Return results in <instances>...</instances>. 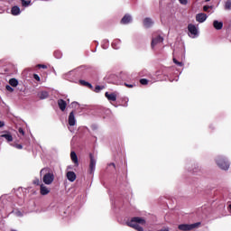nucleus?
I'll return each instance as SVG.
<instances>
[{
	"label": "nucleus",
	"instance_id": "obj_1",
	"mask_svg": "<svg viewBox=\"0 0 231 231\" xmlns=\"http://www.w3.org/2000/svg\"><path fill=\"white\" fill-rule=\"evenodd\" d=\"M126 225L131 228H134V230L143 231V227L140 225H145V219L140 217H134L130 221L126 222Z\"/></svg>",
	"mask_w": 231,
	"mask_h": 231
},
{
	"label": "nucleus",
	"instance_id": "obj_2",
	"mask_svg": "<svg viewBox=\"0 0 231 231\" xmlns=\"http://www.w3.org/2000/svg\"><path fill=\"white\" fill-rule=\"evenodd\" d=\"M41 176L43 175L42 180L45 185H51L53 183V180H55V175H53V172H50V170L48 168H43L40 171Z\"/></svg>",
	"mask_w": 231,
	"mask_h": 231
},
{
	"label": "nucleus",
	"instance_id": "obj_3",
	"mask_svg": "<svg viewBox=\"0 0 231 231\" xmlns=\"http://www.w3.org/2000/svg\"><path fill=\"white\" fill-rule=\"evenodd\" d=\"M216 163L222 171H228V169H230V162L223 156L217 157Z\"/></svg>",
	"mask_w": 231,
	"mask_h": 231
},
{
	"label": "nucleus",
	"instance_id": "obj_4",
	"mask_svg": "<svg viewBox=\"0 0 231 231\" xmlns=\"http://www.w3.org/2000/svg\"><path fill=\"white\" fill-rule=\"evenodd\" d=\"M201 225V222H197L194 224H180L179 225L178 228L181 231H189L194 230V228H199V226Z\"/></svg>",
	"mask_w": 231,
	"mask_h": 231
},
{
	"label": "nucleus",
	"instance_id": "obj_5",
	"mask_svg": "<svg viewBox=\"0 0 231 231\" xmlns=\"http://www.w3.org/2000/svg\"><path fill=\"white\" fill-rule=\"evenodd\" d=\"M163 42V36L162 34L153 33L152 38V48L153 49L154 46H157V44H162Z\"/></svg>",
	"mask_w": 231,
	"mask_h": 231
},
{
	"label": "nucleus",
	"instance_id": "obj_6",
	"mask_svg": "<svg viewBox=\"0 0 231 231\" xmlns=\"http://www.w3.org/2000/svg\"><path fill=\"white\" fill-rule=\"evenodd\" d=\"M90 162H89V174H95V169H97V158L93 155V153L89 154Z\"/></svg>",
	"mask_w": 231,
	"mask_h": 231
},
{
	"label": "nucleus",
	"instance_id": "obj_7",
	"mask_svg": "<svg viewBox=\"0 0 231 231\" xmlns=\"http://www.w3.org/2000/svg\"><path fill=\"white\" fill-rule=\"evenodd\" d=\"M188 32H189V36L191 37V39H196L198 36V27L192 23L188 25Z\"/></svg>",
	"mask_w": 231,
	"mask_h": 231
},
{
	"label": "nucleus",
	"instance_id": "obj_8",
	"mask_svg": "<svg viewBox=\"0 0 231 231\" xmlns=\"http://www.w3.org/2000/svg\"><path fill=\"white\" fill-rule=\"evenodd\" d=\"M208 18V15H207V14L205 13H199L196 14V21L197 23H205V21H207V19Z\"/></svg>",
	"mask_w": 231,
	"mask_h": 231
},
{
	"label": "nucleus",
	"instance_id": "obj_9",
	"mask_svg": "<svg viewBox=\"0 0 231 231\" xmlns=\"http://www.w3.org/2000/svg\"><path fill=\"white\" fill-rule=\"evenodd\" d=\"M51 190V189L46 187V185L44 184L40 185V193L42 194V196H47V194H50Z\"/></svg>",
	"mask_w": 231,
	"mask_h": 231
},
{
	"label": "nucleus",
	"instance_id": "obj_10",
	"mask_svg": "<svg viewBox=\"0 0 231 231\" xmlns=\"http://www.w3.org/2000/svg\"><path fill=\"white\" fill-rule=\"evenodd\" d=\"M77 124V119L75 118V112H70L69 115V125L73 127Z\"/></svg>",
	"mask_w": 231,
	"mask_h": 231
},
{
	"label": "nucleus",
	"instance_id": "obj_11",
	"mask_svg": "<svg viewBox=\"0 0 231 231\" xmlns=\"http://www.w3.org/2000/svg\"><path fill=\"white\" fill-rule=\"evenodd\" d=\"M129 23H133V17L130 14H125L121 19V24H129Z\"/></svg>",
	"mask_w": 231,
	"mask_h": 231
},
{
	"label": "nucleus",
	"instance_id": "obj_12",
	"mask_svg": "<svg viewBox=\"0 0 231 231\" xmlns=\"http://www.w3.org/2000/svg\"><path fill=\"white\" fill-rule=\"evenodd\" d=\"M105 97L109 100V102H116V94L106 92Z\"/></svg>",
	"mask_w": 231,
	"mask_h": 231
},
{
	"label": "nucleus",
	"instance_id": "obj_13",
	"mask_svg": "<svg viewBox=\"0 0 231 231\" xmlns=\"http://www.w3.org/2000/svg\"><path fill=\"white\" fill-rule=\"evenodd\" d=\"M154 24V22L151 18H145L143 20V26L144 28H151Z\"/></svg>",
	"mask_w": 231,
	"mask_h": 231
},
{
	"label": "nucleus",
	"instance_id": "obj_14",
	"mask_svg": "<svg viewBox=\"0 0 231 231\" xmlns=\"http://www.w3.org/2000/svg\"><path fill=\"white\" fill-rule=\"evenodd\" d=\"M58 106L60 111H66V106H68V103H66V101H64L63 99H59Z\"/></svg>",
	"mask_w": 231,
	"mask_h": 231
},
{
	"label": "nucleus",
	"instance_id": "obj_15",
	"mask_svg": "<svg viewBox=\"0 0 231 231\" xmlns=\"http://www.w3.org/2000/svg\"><path fill=\"white\" fill-rule=\"evenodd\" d=\"M0 137L5 138V140H6V142L8 143L14 142V136H12L9 132H6V134H1Z\"/></svg>",
	"mask_w": 231,
	"mask_h": 231
},
{
	"label": "nucleus",
	"instance_id": "obj_16",
	"mask_svg": "<svg viewBox=\"0 0 231 231\" xmlns=\"http://www.w3.org/2000/svg\"><path fill=\"white\" fill-rule=\"evenodd\" d=\"M67 179L69 180V181H75V180H77V174H75L74 171H68L67 172Z\"/></svg>",
	"mask_w": 231,
	"mask_h": 231
},
{
	"label": "nucleus",
	"instance_id": "obj_17",
	"mask_svg": "<svg viewBox=\"0 0 231 231\" xmlns=\"http://www.w3.org/2000/svg\"><path fill=\"white\" fill-rule=\"evenodd\" d=\"M70 158L73 163H75V165L79 167V157H77V153L75 152H70Z\"/></svg>",
	"mask_w": 231,
	"mask_h": 231
},
{
	"label": "nucleus",
	"instance_id": "obj_18",
	"mask_svg": "<svg viewBox=\"0 0 231 231\" xmlns=\"http://www.w3.org/2000/svg\"><path fill=\"white\" fill-rule=\"evenodd\" d=\"M12 15H20L21 14V8L19 6L14 5L11 9Z\"/></svg>",
	"mask_w": 231,
	"mask_h": 231
},
{
	"label": "nucleus",
	"instance_id": "obj_19",
	"mask_svg": "<svg viewBox=\"0 0 231 231\" xmlns=\"http://www.w3.org/2000/svg\"><path fill=\"white\" fill-rule=\"evenodd\" d=\"M122 44V41L116 39L114 40V42H112V48L114 50H120V45Z\"/></svg>",
	"mask_w": 231,
	"mask_h": 231
},
{
	"label": "nucleus",
	"instance_id": "obj_20",
	"mask_svg": "<svg viewBox=\"0 0 231 231\" xmlns=\"http://www.w3.org/2000/svg\"><path fill=\"white\" fill-rule=\"evenodd\" d=\"M213 26L215 30H221L223 28V22H219L217 20H215L213 22Z\"/></svg>",
	"mask_w": 231,
	"mask_h": 231
},
{
	"label": "nucleus",
	"instance_id": "obj_21",
	"mask_svg": "<svg viewBox=\"0 0 231 231\" xmlns=\"http://www.w3.org/2000/svg\"><path fill=\"white\" fill-rule=\"evenodd\" d=\"M48 97H50V94L48 93V91H42L39 93V98H41V100H44L48 98Z\"/></svg>",
	"mask_w": 231,
	"mask_h": 231
},
{
	"label": "nucleus",
	"instance_id": "obj_22",
	"mask_svg": "<svg viewBox=\"0 0 231 231\" xmlns=\"http://www.w3.org/2000/svg\"><path fill=\"white\" fill-rule=\"evenodd\" d=\"M9 84L12 86V88H17V86H19V81L13 78L9 80Z\"/></svg>",
	"mask_w": 231,
	"mask_h": 231
},
{
	"label": "nucleus",
	"instance_id": "obj_23",
	"mask_svg": "<svg viewBox=\"0 0 231 231\" xmlns=\"http://www.w3.org/2000/svg\"><path fill=\"white\" fill-rule=\"evenodd\" d=\"M79 83L81 86H87V88H89V89H93V85H91L89 82H87L86 80H79Z\"/></svg>",
	"mask_w": 231,
	"mask_h": 231
},
{
	"label": "nucleus",
	"instance_id": "obj_24",
	"mask_svg": "<svg viewBox=\"0 0 231 231\" xmlns=\"http://www.w3.org/2000/svg\"><path fill=\"white\" fill-rule=\"evenodd\" d=\"M101 46H102L103 50H107V48H109V41L104 40L101 43Z\"/></svg>",
	"mask_w": 231,
	"mask_h": 231
},
{
	"label": "nucleus",
	"instance_id": "obj_25",
	"mask_svg": "<svg viewBox=\"0 0 231 231\" xmlns=\"http://www.w3.org/2000/svg\"><path fill=\"white\" fill-rule=\"evenodd\" d=\"M22 2V6H24L25 8L30 6V5H32V1L30 0H21Z\"/></svg>",
	"mask_w": 231,
	"mask_h": 231
},
{
	"label": "nucleus",
	"instance_id": "obj_26",
	"mask_svg": "<svg viewBox=\"0 0 231 231\" xmlns=\"http://www.w3.org/2000/svg\"><path fill=\"white\" fill-rule=\"evenodd\" d=\"M225 10H231V0H227L224 5Z\"/></svg>",
	"mask_w": 231,
	"mask_h": 231
},
{
	"label": "nucleus",
	"instance_id": "obj_27",
	"mask_svg": "<svg viewBox=\"0 0 231 231\" xmlns=\"http://www.w3.org/2000/svg\"><path fill=\"white\" fill-rule=\"evenodd\" d=\"M54 57H55V59H61L62 58V52H60V51H54Z\"/></svg>",
	"mask_w": 231,
	"mask_h": 231
},
{
	"label": "nucleus",
	"instance_id": "obj_28",
	"mask_svg": "<svg viewBox=\"0 0 231 231\" xmlns=\"http://www.w3.org/2000/svg\"><path fill=\"white\" fill-rule=\"evenodd\" d=\"M140 84H142V86H147V84H149V79H140Z\"/></svg>",
	"mask_w": 231,
	"mask_h": 231
},
{
	"label": "nucleus",
	"instance_id": "obj_29",
	"mask_svg": "<svg viewBox=\"0 0 231 231\" xmlns=\"http://www.w3.org/2000/svg\"><path fill=\"white\" fill-rule=\"evenodd\" d=\"M5 89H6L7 91H9V93H14V88H12L11 85H6V86H5Z\"/></svg>",
	"mask_w": 231,
	"mask_h": 231
},
{
	"label": "nucleus",
	"instance_id": "obj_30",
	"mask_svg": "<svg viewBox=\"0 0 231 231\" xmlns=\"http://www.w3.org/2000/svg\"><path fill=\"white\" fill-rule=\"evenodd\" d=\"M173 62H174V64H176L177 66H180V68H181V66H183V62L178 61V60H176L175 58H173Z\"/></svg>",
	"mask_w": 231,
	"mask_h": 231
},
{
	"label": "nucleus",
	"instance_id": "obj_31",
	"mask_svg": "<svg viewBox=\"0 0 231 231\" xmlns=\"http://www.w3.org/2000/svg\"><path fill=\"white\" fill-rule=\"evenodd\" d=\"M102 89H104V87H102V86H96L95 92L96 93H100V91H102Z\"/></svg>",
	"mask_w": 231,
	"mask_h": 231
},
{
	"label": "nucleus",
	"instance_id": "obj_32",
	"mask_svg": "<svg viewBox=\"0 0 231 231\" xmlns=\"http://www.w3.org/2000/svg\"><path fill=\"white\" fill-rule=\"evenodd\" d=\"M18 133H19V134H21L22 136H24V129H23L22 127L18 128Z\"/></svg>",
	"mask_w": 231,
	"mask_h": 231
},
{
	"label": "nucleus",
	"instance_id": "obj_33",
	"mask_svg": "<svg viewBox=\"0 0 231 231\" xmlns=\"http://www.w3.org/2000/svg\"><path fill=\"white\" fill-rule=\"evenodd\" d=\"M11 145H13V147H15V149H19V150L23 149L22 144H11Z\"/></svg>",
	"mask_w": 231,
	"mask_h": 231
},
{
	"label": "nucleus",
	"instance_id": "obj_34",
	"mask_svg": "<svg viewBox=\"0 0 231 231\" xmlns=\"http://www.w3.org/2000/svg\"><path fill=\"white\" fill-rule=\"evenodd\" d=\"M14 214L17 216V217H23V212L21 211H15Z\"/></svg>",
	"mask_w": 231,
	"mask_h": 231
},
{
	"label": "nucleus",
	"instance_id": "obj_35",
	"mask_svg": "<svg viewBox=\"0 0 231 231\" xmlns=\"http://www.w3.org/2000/svg\"><path fill=\"white\" fill-rule=\"evenodd\" d=\"M209 8H212V6H209V5H204V6H203L204 12H208V9H209Z\"/></svg>",
	"mask_w": 231,
	"mask_h": 231
},
{
	"label": "nucleus",
	"instance_id": "obj_36",
	"mask_svg": "<svg viewBox=\"0 0 231 231\" xmlns=\"http://www.w3.org/2000/svg\"><path fill=\"white\" fill-rule=\"evenodd\" d=\"M179 3H180V5H187L189 3L188 0H179Z\"/></svg>",
	"mask_w": 231,
	"mask_h": 231
},
{
	"label": "nucleus",
	"instance_id": "obj_37",
	"mask_svg": "<svg viewBox=\"0 0 231 231\" xmlns=\"http://www.w3.org/2000/svg\"><path fill=\"white\" fill-rule=\"evenodd\" d=\"M37 67L42 68L43 69H46V68H48L46 65H42V64H38Z\"/></svg>",
	"mask_w": 231,
	"mask_h": 231
},
{
	"label": "nucleus",
	"instance_id": "obj_38",
	"mask_svg": "<svg viewBox=\"0 0 231 231\" xmlns=\"http://www.w3.org/2000/svg\"><path fill=\"white\" fill-rule=\"evenodd\" d=\"M33 79H35V80H41V78L39 77V75H37V74H34L33 75Z\"/></svg>",
	"mask_w": 231,
	"mask_h": 231
},
{
	"label": "nucleus",
	"instance_id": "obj_39",
	"mask_svg": "<svg viewBox=\"0 0 231 231\" xmlns=\"http://www.w3.org/2000/svg\"><path fill=\"white\" fill-rule=\"evenodd\" d=\"M108 167H113V169H116V165H115V162L109 163Z\"/></svg>",
	"mask_w": 231,
	"mask_h": 231
},
{
	"label": "nucleus",
	"instance_id": "obj_40",
	"mask_svg": "<svg viewBox=\"0 0 231 231\" xmlns=\"http://www.w3.org/2000/svg\"><path fill=\"white\" fill-rule=\"evenodd\" d=\"M125 86L126 88H134V85H133V84L125 83Z\"/></svg>",
	"mask_w": 231,
	"mask_h": 231
},
{
	"label": "nucleus",
	"instance_id": "obj_41",
	"mask_svg": "<svg viewBox=\"0 0 231 231\" xmlns=\"http://www.w3.org/2000/svg\"><path fill=\"white\" fill-rule=\"evenodd\" d=\"M0 127H5V121H0Z\"/></svg>",
	"mask_w": 231,
	"mask_h": 231
},
{
	"label": "nucleus",
	"instance_id": "obj_42",
	"mask_svg": "<svg viewBox=\"0 0 231 231\" xmlns=\"http://www.w3.org/2000/svg\"><path fill=\"white\" fill-rule=\"evenodd\" d=\"M39 180H34L35 185H39Z\"/></svg>",
	"mask_w": 231,
	"mask_h": 231
},
{
	"label": "nucleus",
	"instance_id": "obj_43",
	"mask_svg": "<svg viewBox=\"0 0 231 231\" xmlns=\"http://www.w3.org/2000/svg\"><path fill=\"white\" fill-rule=\"evenodd\" d=\"M208 1H210V0H206L207 3H208Z\"/></svg>",
	"mask_w": 231,
	"mask_h": 231
},
{
	"label": "nucleus",
	"instance_id": "obj_44",
	"mask_svg": "<svg viewBox=\"0 0 231 231\" xmlns=\"http://www.w3.org/2000/svg\"><path fill=\"white\" fill-rule=\"evenodd\" d=\"M72 104H77V102H73Z\"/></svg>",
	"mask_w": 231,
	"mask_h": 231
}]
</instances>
